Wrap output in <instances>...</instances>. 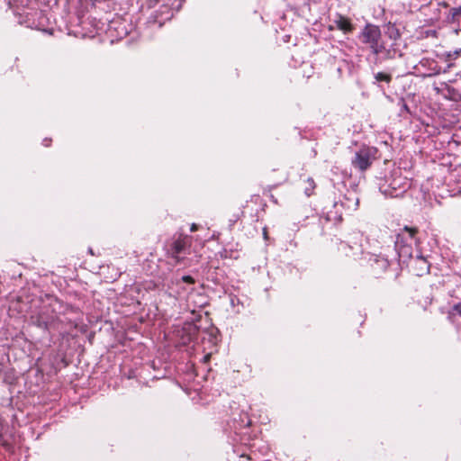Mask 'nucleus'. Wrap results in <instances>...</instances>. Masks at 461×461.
<instances>
[{"label":"nucleus","instance_id":"30","mask_svg":"<svg viewBox=\"0 0 461 461\" xmlns=\"http://www.w3.org/2000/svg\"><path fill=\"white\" fill-rule=\"evenodd\" d=\"M264 238L267 239V230L266 229H264Z\"/></svg>","mask_w":461,"mask_h":461},{"label":"nucleus","instance_id":"26","mask_svg":"<svg viewBox=\"0 0 461 461\" xmlns=\"http://www.w3.org/2000/svg\"><path fill=\"white\" fill-rule=\"evenodd\" d=\"M51 140L50 139H44L42 143L45 147H49L50 145Z\"/></svg>","mask_w":461,"mask_h":461},{"label":"nucleus","instance_id":"6","mask_svg":"<svg viewBox=\"0 0 461 461\" xmlns=\"http://www.w3.org/2000/svg\"><path fill=\"white\" fill-rule=\"evenodd\" d=\"M191 237L188 235L179 234L175 237L168 244V254L179 262L183 259L181 255H185L188 252L189 247L191 246Z\"/></svg>","mask_w":461,"mask_h":461},{"label":"nucleus","instance_id":"27","mask_svg":"<svg viewBox=\"0 0 461 461\" xmlns=\"http://www.w3.org/2000/svg\"><path fill=\"white\" fill-rule=\"evenodd\" d=\"M210 357H211V353H208V354H206V355H204V356L203 357V361L204 363H206V362H208V361H209Z\"/></svg>","mask_w":461,"mask_h":461},{"label":"nucleus","instance_id":"10","mask_svg":"<svg viewBox=\"0 0 461 461\" xmlns=\"http://www.w3.org/2000/svg\"><path fill=\"white\" fill-rule=\"evenodd\" d=\"M365 259H367L368 264L374 269L375 275L384 273L390 266L388 258L375 254L363 253Z\"/></svg>","mask_w":461,"mask_h":461},{"label":"nucleus","instance_id":"3","mask_svg":"<svg viewBox=\"0 0 461 461\" xmlns=\"http://www.w3.org/2000/svg\"><path fill=\"white\" fill-rule=\"evenodd\" d=\"M250 424L251 420L248 413L245 412L239 414V420L233 418L230 421L228 422L229 429L230 431H233L235 435L233 438L234 442L240 440L241 444L247 445L248 438H246V435Z\"/></svg>","mask_w":461,"mask_h":461},{"label":"nucleus","instance_id":"19","mask_svg":"<svg viewBox=\"0 0 461 461\" xmlns=\"http://www.w3.org/2000/svg\"><path fill=\"white\" fill-rule=\"evenodd\" d=\"M461 15V5L458 7H455L450 9L449 11V16L452 21H456L457 17Z\"/></svg>","mask_w":461,"mask_h":461},{"label":"nucleus","instance_id":"22","mask_svg":"<svg viewBox=\"0 0 461 461\" xmlns=\"http://www.w3.org/2000/svg\"><path fill=\"white\" fill-rule=\"evenodd\" d=\"M24 0H8V4L12 5H23Z\"/></svg>","mask_w":461,"mask_h":461},{"label":"nucleus","instance_id":"1","mask_svg":"<svg viewBox=\"0 0 461 461\" xmlns=\"http://www.w3.org/2000/svg\"><path fill=\"white\" fill-rule=\"evenodd\" d=\"M358 39L377 58L394 59L402 55L398 42L400 33L394 26H388L387 31L382 33L379 26L366 23Z\"/></svg>","mask_w":461,"mask_h":461},{"label":"nucleus","instance_id":"25","mask_svg":"<svg viewBox=\"0 0 461 461\" xmlns=\"http://www.w3.org/2000/svg\"><path fill=\"white\" fill-rule=\"evenodd\" d=\"M194 337V334H188L186 338L183 337V343H186L188 342L189 340L192 339V338Z\"/></svg>","mask_w":461,"mask_h":461},{"label":"nucleus","instance_id":"31","mask_svg":"<svg viewBox=\"0 0 461 461\" xmlns=\"http://www.w3.org/2000/svg\"><path fill=\"white\" fill-rule=\"evenodd\" d=\"M456 75H460V76H461V70H460V71H458V72L456 73Z\"/></svg>","mask_w":461,"mask_h":461},{"label":"nucleus","instance_id":"8","mask_svg":"<svg viewBox=\"0 0 461 461\" xmlns=\"http://www.w3.org/2000/svg\"><path fill=\"white\" fill-rule=\"evenodd\" d=\"M358 203L359 199L357 194L353 192H349L348 194H345L343 198L339 200V202H335L334 207L336 209V212L339 213V217H341L343 210L346 213H351L357 209Z\"/></svg>","mask_w":461,"mask_h":461},{"label":"nucleus","instance_id":"21","mask_svg":"<svg viewBox=\"0 0 461 461\" xmlns=\"http://www.w3.org/2000/svg\"><path fill=\"white\" fill-rule=\"evenodd\" d=\"M451 311H452L453 314L461 316V301L459 303L454 304Z\"/></svg>","mask_w":461,"mask_h":461},{"label":"nucleus","instance_id":"4","mask_svg":"<svg viewBox=\"0 0 461 461\" xmlns=\"http://www.w3.org/2000/svg\"><path fill=\"white\" fill-rule=\"evenodd\" d=\"M185 0H164V4L156 11V14L153 16V23H158V27H161L166 21L170 20L175 12L179 11L182 4Z\"/></svg>","mask_w":461,"mask_h":461},{"label":"nucleus","instance_id":"15","mask_svg":"<svg viewBox=\"0 0 461 461\" xmlns=\"http://www.w3.org/2000/svg\"><path fill=\"white\" fill-rule=\"evenodd\" d=\"M337 27L345 33L351 32L353 31V25L349 19L339 16L336 21Z\"/></svg>","mask_w":461,"mask_h":461},{"label":"nucleus","instance_id":"5","mask_svg":"<svg viewBox=\"0 0 461 461\" xmlns=\"http://www.w3.org/2000/svg\"><path fill=\"white\" fill-rule=\"evenodd\" d=\"M377 149L374 147H362L357 150L352 158V165L355 168L365 171L375 158Z\"/></svg>","mask_w":461,"mask_h":461},{"label":"nucleus","instance_id":"18","mask_svg":"<svg viewBox=\"0 0 461 461\" xmlns=\"http://www.w3.org/2000/svg\"><path fill=\"white\" fill-rule=\"evenodd\" d=\"M233 453L239 456L240 458H244V459H247V460H249L251 459V456L250 454H249L247 451H242L240 452L238 448V447H233Z\"/></svg>","mask_w":461,"mask_h":461},{"label":"nucleus","instance_id":"23","mask_svg":"<svg viewBox=\"0 0 461 461\" xmlns=\"http://www.w3.org/2000/svg\"><path fill=\"white\" fill-rule=\"evenodd\" d=\"M182 280L185 283H188V284H194V279L191 276H184L182 277Z\"/></svg>","mask_w":461,"mask_h":461},{"label":"nucleus","instance_id":"16","mask_svg":"<svg viewBox=\"0 0 461 461\" xmlns=\"http://www.w3.org/2000/svg\"><path fill=\"white\" fill-rule=\"evenodd\" d=\"M315 182L312 177H308L305 181L304 194L306 196H311L315 189Z\"/></svg>","mask_w":461,"mask_h":461},{"label":"nucleus","instance_id":"2","mask_svg":"<svg viewBox=\"0 0 461 461\" xmlns=\"http://www.w3.org/2000/svg\"><path fill=\"white\" fill-rule=\"evenodd\" d=\"M380 192L386 197H400L411 187V180L402 175L401 169H394L389 177L378 184Z\"/></svg>","mask_w":461,"mask_h":461},{"label":"nucleus","instance_id":"14","mask_svg":"<svg viewBox=\"0 0 461 461\" xmlns=\"http://www.w3.org/2000/svg\"><path fill=\"white\" fill-rule=\"evenodd\" d=\"M411 267L414 269L417 276H421L429 272V264L427 259L420 256L417 255L411 261Z\"/></svg>","mask_w":461,"mask_h":461},{"label":"nucleus","instance_id":"7","mask_svg":"<svg viewBox=\"0 0 461 461\" xmlns=\"http://www.w3.org/2000/svg\"><path fill=\"white\" fill-rule=\"evenodd\" d=\"M413 74L423 77H434L442 73V68L438 62L430 58L421 59L418 64L413 67Z\"/></svg>","mask_w":461,"mask_h":461},{"label":"nucleus","instance_id":"13","mask_svg":"<svg viewBox=\"0 0 461 461\" xmlns=\"http://www.w3.org/2000/svg\"><path fill=\"white\" fill-rule=\"evenodd\" d=\"M417 229L411 227H404L400 233H398L396 240L404 243L418 246V239L416 237Z\"/></svg>","mask_w":461,"mask_h":461},{"label":"nucleus","instance_id":"29","mask_svg":"<svg viewBox=\"0 0 461 461\" xmlns=\"http://www.w3.org/2000/svg\"><path fill=\"white\" fill-rule=\"evenodd\" d=\"M197 225L195 223H193L192 226H191V231H195L197 230Z\"/></svg>","mask_w":461,"mask_h":461},{"label":"nucleus","instance_id":"9","mask_svg":"<svg viewBox=\"0 0 461 461\" xmlns=\"http://www.w3.org/2000/svg\"><path fill=\"white\" fill-rule=\"evenodd\" d=\"M437 57L443 62L447 63L446 68H442V73L444 74L461 65V49L455 50L454 51L437 54Z\"/></svg>","mask_w":461,"mask_h":461},{"label":"nucleus","instance_id":"11","mask_svg":"<svg viewBox=\"0 0 461 461\" xmlns=\"http://www.w3.org/2000/svg\"><path fill=\"white\" fill-rule=\"evenodd\" d=\"M435 90L449 100L461 102V91L448 83H441L439 86H435Z\"/></svg>","mask_w":461,"mask_h":461},{"label":"nucleus","instance_id":"28","mask_svg":"<svg viewBox=\"0 0 461 461\" xmlns=\"http://www.w3.org/2000/svg\"><path fill=\"white\" fill-rule=\"evenodd\" d=\"M126 34H127V31H126L125 27L123 26V28L122 29V32L119 33V37L122 38Z\"/></svg>","mask_w":461,"mask_h":461},{"label":"nucleus","instance_id":"12","mask_svg":"<svg viewBox=\"0 0 461 461\" xmlns=\"http://www.w3.org/2000/svg\"><path fill=\"white\" fill-rule=\"evenodd\" d=\"M394 247L397 251L400 261H402V263H406L407 260L413 259L412 254L413 247H415V245L404 243L396 240Z\"/></svg>","mask_w":461,"mask_h":461},{"label":"nucleus","instance_id":"20","mask_svg":"<svg viewBox=\"0 0 461 461\" xmlns=\"http://www.w3.org/2000/svg\"><path fill=\"white\" fill-rule=\"evenodd\" d=\"M35 324L39 328L43 329V330H48V328H49V321L46 320H43L41 316H39L37 318V320L35 321Z\"/></svg>","mask_w":461,"mask_h":461},{"label":"nucleus","instance_id":"24","mask_svg":"<svg viewBox=\"0 0 461 461\" xmlns=\"http://www.w3.org/2000/svg\"><path fill=\"white\" fill-rule=\"evenodd\" d=\"M118 24L117 22L113 21L110 24H109V31H112V30H117V27L116 25Z\"/></svg>","mask_w":461,"mask_h":461},{"label":"nucleus","instance_id":"17","mask_svg":"<svg viewBox=\"0 0 461 461\" xmlns=\"http://www.w3.org/2000/svg\"><path fill=\"white\" fill-rule=\"evenodd\" d=\"M375 79L377 81V82H386V83H390L391 79H392V77L390 74H387V73H384V72H377L376 74H375Z\"/></svg>","mask_w":461,"mask_h":461}]
</instances>
